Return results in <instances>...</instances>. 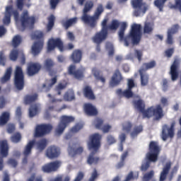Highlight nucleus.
Instances as JSON below:
<instances>
[{"instance_id":"obj_47","label":"nucleus","mask_w":181,"mask_h":181,"mask_svg":"<svg viewBox=\"0 0 181 181\" xmlns=\"http://www.w3.org/2000/svg\"><path fill=\"white\" fill-rule=\"evenodd\" d=\"M120 26V22L118 20L114 19L111 21V23L108 25V30H116Z\"/></svg>"},{"instance_id":"obj_29","label":"nucleus","mask_w":181,"mask_h":181,"mask_svg":"<svg viewBox=\"0 0 181 181\" xmlns=\"http://www.w3.org/2000/svg\"><path fill=\"white\" fill-rule=\"evenodd\" d=\"M55 66V63L52 59H47L44 63V68L49 73V76H53L56 72L52 69Z\"/></svg>"},{"instance_id":"obj_64","label":"nucleus","mask_w":181,"mask_h":181,"mask_svg":"<svg viewBox=\"0 0 181 181\" xmlns=\"http://www.w3.org/2000/svg\"><path fill=\"white\" fill-rule=\"evenodd\" d=\"M136 57L138 59L139 62H141L143 56V52L141 50L135 49L134 53Z\"/></svg>"},{"instance_id":"obj_12","label":"nucleus","mask_w":181,"mask_h":181,"mask_svg":"<svg viewBox=\"0 0 181 181\" xmlns=\"http://www.w3.org/2000/svg\"><path fill=\"white\" fill-rule=\"evenodd\" d=\"M53 127L50 124H37L35 127L34 136L35 138H42L45 135L49 134Z\"/></svg>"},{"instance_id":"obj_25","label":"nucleus","mask_w":181,"mask_h":181,"mask_svg":"<svg viewBox=\"0 0 181 181\" xmlns=\"http://www.w3.org/2000/svg\"><path fill=\"white\" fill-rule=\"evenodd\" d=\"M84 111L86 115L89 117H95L98 115L97 108L91 103L84 105Z\"/></svg>"},{"instance_id":"obj_30","label":"nucleus","mask_w":181,"mask_h":181,"mask_svg":"<svg viewBox=\"0 0 181 181\" xmlns=\"http://www.w3.org/2000/svg\"><path fill=\"white\" fill-rule=\"evenodd\" d=\"M68 152L69 155H71L72 157H74L76 155H81V153L83 152V148L81 146L77 148V144H74L72 145V146H69Z\"/></svg>"},{"instance_id":"obj_5","label":"nucleus","mask_w":181,"mask_h":181,"mask_svg":"<svg viewBox=\"0 0 181 181\" xmlns=\"http://www.w3.org/2000/svg\"><path fill=\"white\" fill-rule=\"evenodd\" d=\"M56 47H57L60 52H63L66 50H72L74 49V45L73 43H68L66 47H64V42L62 39H49L47 43V51H53Z\"/></svg>"},{"instance_id":"obj_37","label":"nucleus","mask_w":181,"mask_h":181,"mask_svg":"<svg viewBox=\"0 0 181 181\" xmlns=\"http://www.w3.org/2000/svg\"><path fill=\"white\" fill-rule=\"evenodd\" d=\"M77 20H78L77 17H74L65 21H62V25L66 30H68L73 25H75L76 23H77Z\"/></svg>"},{"instance_id":"obj_22","label":"nucleus","mask_w":181,"mask_h":181,"mask_svg":"<svg viewBox=\"0 0 181 181\" xmlns=\"http://www.w3.org/2000/svg\"><path fill=\"white\" fill-rule=\"evenodd\" d=\"M179 28V25L175 24L171 27L168 30L167 39H166V44L168 45H173V35L177 33Z\"/></svg>"},{"instance_id":"obj_28","label":"nucleus","mask_w":181,"mask_h":181,"mask_svg":"<svg viewBox=\"0 0 181 181\" xmlns=\"http://www.w3.org/2000/svg\"><path fill=\"white\" fill-rule=\"evenodd\" d=\"M82 57L83 52L79 49L74 50L70 56V59L74 64H79L82 60Z\"/></svg>"},{"instance_id":"obj_54","label":"nucleus","mask_w":181,"mask_h":181,"mask_svg":"<svg viewBox=\"0 0 181 181\" xmlns=\"http://www.w3.org/2000/svg\"><path fill=\"white\" fill-rule=\"evenodd\" d=\"M137 179H138V175L137 176L134 175V172L130 171L127 175L125 180H124V181H133Z\"/></svg>"},{"instance_id":"obj_3","label":"nucleus","mask_w":181,"mask_h":181,"mask_svg":"<svg viewBox=\"0 0 181 181\" xmlns=\"http://www.w3.org/2000/svg\"><path fill=\"white\" fill-rule=\"evenodd\" d=\"M102 139V136L99 134H95L90 136V141L88 143V146L90 150H93L92 151L87 160V163L90 165H98L100 161L99 157H95L94 155L98 152L100 148Z\"/></svg>"},{"instance_id":"obj_43","label":"nucleus","mask_w":181,"mask_h":181,"mask_svg":"<svg viewBox=\"0 0 181 181\" xmlns=\"http://www.w3.org/2000/svg\"><path fill=\"white\" fill-rule=\"evenodd\" d=\"M23 42V37L21 35H15L11 41V45L13 48H17Z\"/></svg>"},{"instance_id":"obj_26","label":"nucleus","mask_w":181,"mask_h":181,"mask_svg":"<svg viewBox=\"0 0 181 181\" xmlns=\"http://www.w3.org/2000/svg\"><path fill=\"white\" fill-rule=\"evenodd\" d=\"M133 104L135 109H136L139 112L142 113L144 118H146L147 110H145L146 105L144 102L142 100L139 99L137 100H134L133 102Z\"/></svg>"},{"instance_id":"obj_9","label":"nucleus","mask_w":181,"mask_h":181,"mask_svg":"<svg viewBox=\"0 0 181 181\" xmlns=\"http://www.w3.org/2000/svg\"><path fill=\"white\" fill-rule=\"evenodd\" d=\"M14 86L18 90H22L25 88V75L21 66H16L14 72Z\"/></svg>"},{"instance_id":"obj_17","label":"nucleus","mask_w":181,"mask_h":181,"mask_svg":"<svg viewBox=\"0 0 181 181\" xmlns=\"http://www.w3.org/2000/svg\"><path fill=\"white\" fill-rule=\"evenodd\" d=\"M180 60L175 59L170 66V75L171 76L172 81H175L179 76Z\"/></svg>"},{"instance_id":"obj_13","label":"nucleus","mask_w":181,"mask_h":181,"mask_svg":"<svg viewBox=\"0 0 181 181\" xmlns=\"http://www.w3.org/2000/svg\"><path fill=\"white\" fill-rule=\"evenodd\" d=\"M9 147L7 141L0 142V171H2L4 168V158H7L8 156Z\"/></svg>"},{"instance_id":"obj_11","label":"nucleus","mask_w":181,"mask_h":181,"mask_svg":"<svg viewBox=\"0 0 181 181\" xmlns=\"http://www.w3.org/2000/svg\"><path fill=\"white\" fill-rule=\"evenodd\" d=\"M74 117L62 115L60 118V122H59L57 127L55 129L56 134H62L64 133L66 128L74 121Z\"/></svg>"},{"instance_id":"obj_49","label":"nucleus","mask_w":181,"mask_h":181,"mask_svg":"<svg viewBox=\"0 0 181 181\" xmlns=\"http://www.w3.org/2000/svg\"><path fill=\"white\" fill-rule=\"evenodd\" d=\"M74 99H76V95L73 91H68L64 95V100L65 101H72Z\"/></svg>"},{"instance_id":"obj_7","label":"nucleus","mask_w":181,"mask_h":181,"mask_svg":"<svg viewBox=\"0 0 181 181\" xmlns=\"http://www.w3.org/2000/svg\"><path fill=\"white\" fill-rule=\"evenodd\" d=\"M146 113V118L150 119L153 117V121H160L165 116L163 109L160 105H156V107L151 106L147 108Z\"/></svg>"},{"instance_id":"obj_6","label":"nucleus","mask_w":181,"mask_h":181,"mask_svg":"<svg viewBox=\"0 0 181 181\" xmlns=\"http://www.w3.org/2000/svg\"><path fill=\"white\" fill-rule=\"evenodd\" d=\"M161 148L156 141H150L148 145V153L146 155V158L148 162L156 163L160 153Z\"/></svg>"},{"instance_id":"obj_31","label":"nucleus","mask_w":181,"mask_h":181,"mask_svg":"<svg viewBox=\"0 0 181 181\" xmlns=\"http://www.w3.org/2000/svg\"><path fill=\"white\" fill-rule=\"evenodd\" d=\"M83 93L85 98L88 100H95V95L92 90V88L89 86H86L83 89Z\"/></svg>"},{"instance_id":"obj_16","label":"nucleus","mask_w":181,"mask_h":181,"mask_svg":"<svg viewBox=\"0 0 181 181\" xmlns=\"http://www.w3.org/2000/svg\"><path fill=\"white\" fill-rule=\"evenodd\" d=\"M60 154V148L54 145L49 146L46 151V155L48 159L53 160L58 158Z\"/></svg>"},{"instance_id":"obj_21","label":"nucleus","mask_w":181,"mask_h":181,"mask_svg":"<svg viewBox=\"0 0 181 181\" xmlns=\"http://www.w3.org/2000/svg\"><path fill=\"white\" fill-rule=\"evenodd\" d=\"M172 168V163L167 162L162 168V171L160 173L159 181H165L168 175L170 173V169Z\"/></svg>"},{"instance_id":"obj_8","label":"nucleus","mask_w":181,"mask_h":181,"mask_svg":"<svg viewBox=\"0 0 181 181\" xmlns=\"http://www.w3.org/2000/svg\"><path fill=\"white\" fill-rule=\"evenodd\" d=\"M175 120L171 122L170 126L168 124H163L160 137L163 141H167L169 138L172 139L175 137Z\"/></svg>"},{"instance_id":"obj_20","label":"nucleus","mask_w":181,"mask_h":181,"mask_svg":"<svg viewBox=\"0 0 181 181\" xmlns=\"http://www.w3.org/2000/svg\"><path fill=\"white\" fill-rule=\"evenodd\" d=\"M42 69V64L38 62L31 63L27 68V74L29 76H33L39 73Z\"/></svg>"},{"instance_id":"obj_48","label":"nucleus","mask_w":181,"mask_h":181,"mask_svg":"<svg viewBox=\"0 0 181 181\" xmlns=\"http://www.w3.org/2000/svg\"><path fill=\"white\" fill-rule=\"evenodd\" d=\"M10 140L12 143H14V144H18L19 142L21 141L22 140V135L21 133H16V134H13L11 138H10Z\"/></svg>"},{"instance_id":"obj_51","label":"nucleus","mask_w":181,"mask_h":181,"mask_svg":"<svg viewBox=\"0 0 181 181\" xmlns=\"http://www.w3.org/2000/svg\"><path fill=\"white\" fill-rule=\"evenodd\" d=\"M54 22H55V16L53 14H51V16L48 17V24H47L48 31L52 30V29L54 26Z\"/></svg>"},{"instance_id":"obj_18","label":"nucleus","mask_w":181,"mask_h":181,"mask_svg":"<svg viewBox=\"0 0 181 181\" xmlns=\"http://www.w3.org/2000/svg\"><path fill=\"white\" fill-rule=\"evenodd\" d=\"M68 73L77 80H81L84 77V71L81 69L76 70V65L71 64L69 66Z\"/></svg>"},{"instance_id":"obj_19","label":"nucleus","mask_w":181,"mask_h":181,"mask_svg":"<svg viewBox=\"0 0 181 181\" xmlns=\"http://www.w3.org/2000/svg\"><path fill=\"white\" fill-rule=\"evenodd\" d=\"M122 79H123L122 74L120 70L119 69H117L115 71L110 81V86H111L112 87L119 86L122 81Z\"/></svg>"},{"instance_id":"obj_10","label":"nucleus","mask_w":181,"mask_h":181,"mask_svg":"<svg viewBox=\"0 0 181 181\" xmlns=\"http://www.w3.org/2000/svg\"><path fill=\"white\" fill-rule=\"evenodd\" d=\"M34 39L37 41L32 47L31 52L33 56H37L42 51L44 46V34L40 31L37 34L34 35Z\"/></svg>"},{"instance_id":"obj_50","label":"nucleus","mask_w":181,"mask_h":181,"mask_svg":"<svg viewBox=\"0 0 181 181\" xmlns=\"http://www.w3.org/2000/svg\"><path fill=\"white\" fill-rule=\"evenodd\" d=\"M165 2L166 0H155L154 5L157 8L159 9L160 12H162L163 11Z\"/></svg>"},{"instance_id":"obj_53","label":"nucleus","mask_w":181,"mask_h":181,"mask_svg":"<svg viewBox=\"0 0 181 181\" xmlns=\"http://www.w3.org/2000/svg\"><path fill=\"white\" fill-rule=\"evenodd\" d=\"M30 3V0H28ZM16 5L18 10L23 11L25 6V0H16Z\"/></svg>"},{"instance_id":"obj_45","label":"nucleus","mask_w":181,"mask_h":181,"mask_svg":"<svg viewBox=\"0 0 181 181\" xmlns=\"http://www.w3.org/2000/svg\"><path fill=\"white\" fill-rule=\"evenodd\" d=\"M21 52L18 49H13L9 54V59L12 62H16Z\"/></svg>"},{"instance_id":"obj_36","label":"nucleus","mask_w":181,"mask_h":181,"mask_svg":"<svg viewBox=\"0 0 181 181\" xmlns=\"http://www.w3.org/2000/svg\"><path fill=\"white\" fill-rule=\"evenodd\" d=\"M11 114L9 112H3L0 115V126L6 125L10 120Z\"/></svg>"},{"instance_id":"obj_40","label":"nucleus","mask_w":181,"mask_h":181,"mask_svg":"<svg viewBox=\"0 0 181 181\" xmlns=\"http://www.w3.org/2000/svg\"><path fill=\"white\" fill-rule=\"evenodd\" d=\"M51 83H49V85H48V86H46V84H43L42 86V90L45 93L49 92L52 86L57 83V76H54V78H52L51 80L49 81Z\"/></svg>"},{"instance_id":"obj_41","label":"nucleus","mask_w":181,"mask_h":181,"mask_svg":"<svg viewBox=\"0 0 181 181\" xmlns=\"http://www.w3.org/2000/svg\"><path fill=\"white\" fill-rule=\"evenodd\" d=\"M93 74L98 81L102 82V83H105L106 79L102 74H100V70H98L97 68H93Z\"/></svg>"},{"instance_id":"obj_23","label":"nucleus","mask_w":181,"mask_h":181,"mask_svg":"<svg viewBox=\"0 0 181 181\" xmlns=\"http://www.w3.org/2000/svg\"><path fill=\"white\" fill-rule=\"evenodd\" d=\"M35 145V141H30L28 144L25 146L24 151L23 152L24 158L23 159V164H28V157L29 155L32 153V148Z\"/></svg>"},{"instance_id":"obj_2","label":"nucleus","mask_w":181,"mask_h":181,"mask_svg":"<svg viewBox=\"0 0 181 181\" xmlns=\"http://www.w3.org/2000/svg\"><path fill=\"white\" fill-rule=\"evenodd\" d=\"M93 6L94 4L93 1H87L83 10V15L81 17V21L85 24L88 25L91 28H95L98 21L100 19V17L105 11L103 5L99 4H98V7L94 13V15L90 16L88 14V13L90 11Z\"/></svg>"},{"instance_id":"obj_61","label":"nucleus","mask_w":181,"mask_h":181,"mask_svg":"<svg viewBox=\"0 0 181 181\" xmlns=\"http://www.w3.org/2000/svg\"><path fill=\"white\" fill-rule=\"evenodd\" d=\"M132 127V124L130 122H126L123 124V130L126 131L127 133H129L131 131Z\"/></svg>"},{"instance_id":"obj_59","label":"nucleus","mask_w":181,"mask_h":181,"mask_svg":"<svg viewBox=\"0 0 181 181\" xmlns=\"http://www.w3.org/2000/svg\"><path fill=\"white\" fill-rule=\"evenodd\" d=\"M11 21V15L4 13V16L3 18V23L4 25H9Z\"/></svg>"},{"instance_id":"obj_32","label":"nucleus","mask_w":181,"mask_h":181,"mask_svg":"<svg viewBox=\"0 0 181 181\" xmlns=\"http://www.w3.org/2000/svg\"><path fill=\"white\" fill-rule=\"evenodd\" d=\"M139 73L141 77V86H146L149 83V74L143 70L139 69Z\"/></svg>"},{"instance_id":"obj_24","label":"nucleus","mask_w":181,"mask_h":181,"mask_svg":"<svg viewBox=\"0 0 181 181\" xmlns=\"http://www.w3.org/2000/svg\"><path fill=\"white\" fill-rule=\"evenodd\" d=\"M108 36V31L105 30H100L93 37V40L97 44H100L103 41L105 40Z\"/></svg>"},{"instance_id":"obj_4","label":"nucleus","mask_w":181,"mask_h":181,"mask_svg":"<svg viewBox=\"0 0 181 181\" xmlns=\"http://www.w3.org/2000/svg\"><path fill=\"white\" fill-rule=\"evenodd\" d=\"M12 13L16 23H21L23 30H25L29 26H33L35 23V17L33 16H29V11H24L21 17L17 10L13 11Z\"/></svg>"},{"instance_id":"obj_63","label":"nucleus","mask_w":181,"mask_h":181,"mask_svg":"<svg viewBox=\"0 0 181 181\" xmlns=\"http://www.w3.org/2000/svg\"><path fill=\"white\" fill-rule=\"evenodd\" d=\"M106 140L108 144L110 145L115 144L117 142V140L115 139V138L112 135H108L106 138Z\"/></svg>"},{"instance_id":"obj_14","label":"nucleus","mask_w":181,"mask_h":181,"mask_svg":"<svg viewBox=\"0 0 181 181\" xmlns=\"http://www.w3.org/2000/svg\"><path fill=\"white\" fill-rule=\"evenodd\" d=\"M94 126L97 129L100 130L103 134H107L112 129L109 124H104V119L100 117H96L94 120Z\"/></svg>"},{"instance_id":"obj_56","label":"nucleus","mask_w":181,"mask_h":181,"mask_svg":"<svg viewBox=\"0 0 181 181\" xmlns=\"http://www.w3.org/2000/svg\"><path fill=\"white\" fill-rule=\"evenodd\" d=\"M6 62V57L5 56L4 51H0V65L5 66Z\"/></svg>"},{"instance_id":"obj_35","label":"nucleus","mask_w":181,"mask_h":181,"mask_svg":"<svg viewBox=\"0 0 181 181\" xmlns=\"http://www.w3.org/2000/svg\"><path fill=\"white\" fill-rule=\"evenodd\" d=\"M35 144L36 145L37 149L39 150L40 152H42V151L47 147L48 142L46 139H42L37 142L35 141Z\"/></svg>"},{"instance_id":"obj_62","label":"nucleus","mask_w":181,"mask_h":181,"mask_svg":"<svg viewBox=\"0 0 181 181\" xmlns=\"http://www.w3.org/2000/svg\"><path fill=\"white\" fill-rule=\"evenodd\" d=\"M134 95V93L132 90V89H127L126 90L123 91V96L126 97L127 98H132Z\"/></svg>"},{"instance_id":"obj_52","label":"nucleus","mask_w":181,"mask_h":181,"mask_svg":"<svg viewBox=\"0 0 181 181\" xmlns=\"http://www.w3.org/2000/svg\"><path fill=\"white\" fill-rule=\"evenodd\" d=\"M155 173L153 170L146 173L142 178L143 181H151L154 177Z\"/></svg>"},{"instance_id":"obj_60","label":"nucleus","mask_w":181,"mask_h":181,"mask_svg":"<svg viewBox=\"0 0 181 181\" xmlns=\"http://www.w3.org/2000/svg\"><path fill=\"white\" fill-rule=\"evenodd\" d=\"M107 23H108V18H105L102 21V30H105L108 32L109 25H107Z\"/></svg>"},{"instance_id":"obj_57","label":"nucleus","mask_w":181,"mask_h":181,"mask_svg":"<svg viewBox=\"0 0 181 181\" xmlns=\"http://www.w3.org/2000/svg\"><path fill=\"white\" fill-rule=\"evenodd\" d=\"M178 168H179L178 165H175L173 167V170H171L168 176L169 181H172V180H173V176L175 175V174L177 173Z\"/></svg>"},{"instance_id":"obj_15","label":"nucleus","mask_w":181,"mask_h":181,"mask_svg":"<svg viewBox=\"0 0 181 181\" xmlns=\"http://www.w3.org/2000/svg\"><path fill=\"white\" fill-rule=\"evenodd\" d=\"M62 166V162L60 160H54L42 166V171L47 173H51L57 172Z\"/></svg>"},{"instance_id":"obj_1","label":"nucleus","mask_w":181,"mask_h":181,"mask_svg":"<svg viewBox=\"0 0 181 181\" xmlns=\"http://www.w3.org/2000/svg\"><path fill=\"white\" fill-rule=\"evenodd\" d=\"M127 24L126 22H122L120 30L119 31V38L121 42H124V45L128 47L130 41H132L134 45H138L142 37L141 25L134 23L127 36L125 37V30H127Z\"/></svg>"},{"instance_id":"obj_46","label":"nucleus","mask_w":181,"mask_h":181,"mask_svg":"<svg viewBox=\"0 0 181 181\" xmlns=\"http://www.w3.org/2000/svg\"><path fill=\"white\" fill-rule=\"evenodd\" d=\"M153 31V24L151 22H145L144 26V33L151 34Z\"/></svg>"},{"instance_id":"obj_38","label":"nucleus","mask_w":181,"mask_h":181,"mask_svg":"<svg viewBox=\"0 0 181 181\" xmlns=\"http://www.w3.org/2000/svg\"><path fill=\"white\" fill-rule=\"evenodd\" d=\"M129 148H127L121 156V161L119 162L116 167L117 169H121L122 168V167L125 165V160L127 159V158L129 156Z\"/></svg>"},{"instance_id":"obj_39","label":"nucleus","mask_w":181,"mask_h":181,"mask_svg":"<svg viewBox=\"0 0 181 181\" xmlns=\"http://www.w3.org/2000/svg\"><path fill=\"white\" fill-rule=\"evenodd\" d=\"M156 66V62L152 60L150 62L144 63L140 70L146 72L148 70L152 69Z\"/></svg>"},{"instance_id":"obj_55","label":"nucleus","mask_w":181,"mask_h":181,"mask_svg":"<svg viewBox=\"0 0 181 181\" xmlns=\"http://www.w3.org/2000/svg\"><path fill=\"white\" fill-rule=\"evenodd\" d=\"M83 124L81 123L76 124L74 127L71 129V132L72 133H77L79 132L81 129H83Z\"/></svg>"},{"instance_id":"obj_42","label":"nucleus","mask_w":181,"mask_h":181,"mask_svg":"<svg viewBox=\"0 0 181 181\" xmlns=\"http://www.w3.org/2000/svg\"><path fill=\"white\" fill-rule=\"evenodd\" d=\"M40 108V104L35 103L32 105L29 109V116L30 117H33L37 115Z\"/></svg>"},{"instance_id":"obj_33","label":"nucleus","mask_w":181,"mask_h":181,"mask_svg":"<svg viewBox=\"0 0 181 181\" xmlns=\"http://www.w3.org/2000/svg\"><path fill=\"white\" fill-rule=\"evenodd\" d=\"M12 71L13 69L11 67H8L6 69L3 77H1V79H0V82H1V84H4L11 80Z\"/></svg>"},{"instance_id":"obj_44","label":"nucleus","mask_w":181,"mask_h":181,"mask_svg":"<svg viewBox=\"0 0 181 181\" xmlns=\"http://www.w3.org/2000/svg\"><path fill=\"white\" fill-rule=\"evenodd\" d=\"M142 132H143V126L142 125L134 126L132 132L130 134V136L132 139H134Z\"/></svg>"},{"instance_id":"obj_34","label":"nucleus","mask_w":181,"mask_h":181,"mask_svg":"<svg viewBox=\"0 0 181 181\" xmlns=\"http://www.w3.org/2000/svg\"><path fill=\"white\" fill-rule=\"evenodd\" d=\"M38 99V95L35 93L33 95H27L24 97V103L26 105H30L35 103Z\"/></svg>"},{"instance_id":"obj_58","label":"nucleus","mask_w":181,"mask_h":181,"mask_svg":"<svg viewBox=\"0 0 181 181\" xmlns=\"http://www.w3.org/2000/svg\"><path fill=\"white\" fill-rule=\"evenodd\" d=\"M99 175L100 174L98 173V170L96 168H94L91 174V177L89 178L88 181H95Z\"/></svg>"},{"instance_id":"obj_27","label":"nucleus","mask_w":181,"mask_h":181,"mask_svg":"<svg viewBox=\"0 0 181 181\" xmlns=\"http://www.w3.org/2000/svg\"><path fill=\"white\" fill-rule=\"evenodd\" d=\"M132 4L134 8L142 11L144 14H145L148 10V6L146 3H143V0H132Z\"/></svg>"}]
</instances>
